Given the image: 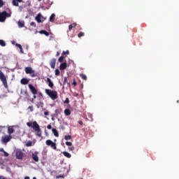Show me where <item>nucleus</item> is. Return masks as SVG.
I'll return each instance as SVG.
<instances>
[{
  "instance_id": "49530a36",
  "label": "nucleus",
  "mask_w": 179,
  "mask_h": 179,
  "mask_svg": "<svg viewBox=\"0 0 179 179\" xmlns=\"http://www.w3.org/2000/svg\"><path fill=\"white\" fill-rule=\"evenodd\" d=\"M3 155H5L6 157L9 156V154L7 153L6 152H3Z\"/></svg>"
},
{
  "instance_id": "a18cd8bd",
  "label": "nucleus",
  "mask_w": 179,
  "mask_h": 179,
  "mask_svg": "<svg viewBox=\"0 0 179 179\" xmlns=\"http://www.w3.org/2000/svg\"><path fill=\"white\" fill-rule=\"evenodd\" d=\"M47 129H52V126H51V124H48Z\"/></svg>"
},
{
  "instance_id": "680f3d73",
  "label": "nucleus",
  "mask_w": 179,
  "mask_h": 179,
  "mask_svg": "<svg viewBox=\"0 0 179 179\" xmlns=\"http://www.w3.org/2000/svg\"><path fill=\"white\" fill-rule=\"evenodd\" d=\"M80 179H83V178H80Z\"/></svg>"
},
{
  "instance_id": "39448f33",
  "label": "nucleus",
  "mask_w": 179,
  "mask_h": 179,
  "mask_svg": "<svg viewBox=\"0 0 179 179\" xmlns=\"http://www.w3.org/2000/svg\"><path fill=\"white\" fill-rule=\"evenodd\" d=\"M25 73L31 75V78H35L36 74L31 67H25Z\"/></svg>"
},
{
  "instance_id": "603ef678",
  "label": "nucleus",
  "mask_w": 179,
  "mask_h": 179,
  "mask_svg": "<svg viewBox=\"0 0 179 179\" xmlns=\"http://www.w3.org/2000/svg\"><path fill=\"white\" fill-rule=\"evenodd\" d=\"M78 124H80V125H83V122L82 121H78Z\"/></svg>"
},
{
  "instance_id": "f3484780",
  "label": "nucleus",
  "mask_w": 179,
  "mask_h": 179,
  "mask_svg": "<svg viewBox=\"0 0 179 179\" xmlns=\"http://www.w3.org/2000/svg\"><path fill=\"white\" fill-rule=\"evenodd\" d=\"M17 24H18L19 28L24 27V21L19 20L18 22H17Z\"/></svg>"
},
{
  "instance_id": "5fc2aeb1",
  "label": "nucleus",
  "mask_w": 179,
  "mask_h": 179,
  "mask_svg": "<svg viewBox=\"0 0 179 179\" xmlns=\"http://www.w3.org/2000/svg\"><path fill=\"white\" fill-rule=\"evenodd\" d=\"M24 179H29V176H25Z\"/></svg>"
},
{
  "instance_id": "f8f14e48",
  "label": "nucleus",
  "mask_w": 179,
  "mask_h": 179,
  "mask_svg": "<svg viewBox=\"0 0 179 179\" xmlns=\"http://www.w3.org/2000/svg\"><path fill=\"white\" fill-rule=\"evenodd\" d=\"M47 83H48V86H49L50 88H53L54 84L50 78H47Z\"/></svg>"
},
{
  "instance_id": "4c0bfd02",
  "label": "nucleus",
  "mask_w": 179,
  "mask_h": 179,
  "mask_svg": "<svg viewBox=\"0 0 179 179\" xmlns=\"http://www.w3.org/2000/svg\"><path fill=\"white\" fill-rule=\"evenodd\" d=\"M3 6H4V2L3 1V0H0V8H2Z\"/></svg>"
},
{
  "instance_id": "c03bdc74",
  "label": "nucleus",
  "mask_w": 179,
  "mask_h": 179,
  "mask_svg": "<svg viewBox=\"0 0 179 179\" xmlns=\"http://www.w3.org/2000/svg\"><path fill=\"white\" fill-rule=\"evenodd\" d=\"M72 85H73L74 87L77 86V82H76L75 80H73V82Z\"/></svg>"
},
{
  "instance_id": "58836bf2",
  "label": "nucleus",
  "mask_w": 179,
  "mask_h": 179,
  "mask_svg": "<svg viewBox=\"0 0 179 179\" xmlns=\"http://www.w3.org/2000/svg\"><path fill=\"white\" fill-rule=\"evenodd\" d=\"M56 178H64V175H59L57 176H56Z\"/></svg>"
},
{
  "instance_id": "6ab92c4d",
  "label": "nucleus",
  "mask_w": 179,
  "mask_h": 179,
  "mask_svg": "<svg viewBox=\"0 0 179 179\" xmlns=\"http://www.w3.org/2000/svg\"><path fill=\"white\" fill-rule=\"evenodd\" d=\"M14 132V129L12 127H8V134H9V135H11L12 134H13Z\"/></svg>"
},
{
  "instance_id": "0eeeda50",
  "label": "nucleus",
  "mask_w": 179,
  "mask_h": 179,
  "mask_svg": "<svg viewBox=\"0 0 179 179\" xmlns=\"http://www.w3.org/2000/svg\"><path fill=\"white\" fill-rule=\"evenodd\" d=\"M29 88L31 90V92L34 95H36L38 93L37 90L35 88V87L33 86L32 84H29Z\"/></svg>"
},
{
  "instance_id": "a878e982",
  "label": "nucleus",
  "mask_w": 179,
  "mask_h": 179,
  "mask_svg": "<svg viewBox=\"0 0 179 179\" xmlns=\"http://www.w3.org/2000/svg\"><path fill=\"white\" fill-rule=\"evenodd\" d=\"M15 46L20 50L21 53H23V50H22V45L16 43Z\"/></svg>"
},
{
  "instance_id": "72a5a7b5",
  "label": "nucleus",
  "mask_w": 179,
  "mask_h": 179,
  "mask_svg": "<svg viewBox=\"0 0 179 179\" xmlns=\"http://www.w3.org/2000/svg\"><path fill=\"white\" fill-rule=\"evenodd\" d=\"M69 150L73 152V150H75V147H73V145L69 146Z\"/></svg>"
},
{
  "instance_id": "393cba45",
  "label": "nucleus",
  "mask_w": 179,
  "mask_h": 179,
  "mask_svg": "<svg viewBox=\"0 0 179 179\" xmlns=\"http://www.w3.org/2000/svg\"><path fill=\"white\" fill-rule=\"evenodd\" d=\"M64 114L66 116L71 115V110L69 109H65Z\"/></svg>"
},
{
  "instance_id": "7ed1b4c3",
  "label": "nucleus",
  "mask_w": 179,
  "mask_h": 179,
  "mask_svg": "<svg viewBox=\"0 0 179 179\" xmlns=\"http://www.w3.org/2000/svg\"><path fill=\"white\" fill-rule=\"evenodd\" d=\"M0 80L1 83H3V87L6 89H8V84L7 83L6 76H5L4 73L0 70Z\"/></svg>"
},
{
  "instance_id": "ddd939ff",
  "label": "nucleus",
  "mask_w": 179,
  "mask_h": 179,
  "mask_svg": "<svg viewBox=\"0 0 179 179\" xmlns=\"http://www.w3.org/2000/svg\"><path fill=\"white\" fill-rule=\"evenodd\" d=\"M31 157H32V159H34V162H38V157L36 152L32 153Z\"/></svg>"
},
{
  "instance_id": "a19ab883",
  "label": "nucleus",
  "mask_w": 179,
  "mask_h": 179,
  "mask_svg": "<svg viewBox=\"0 0 179 179\" xmlns=\"http://www.w3.org/2000/svg\"><path fill=\"white\" fill-rule=\"evenodd\" d=\"M28 109L30 110L31 112H33L34 111V106H29Z\"/></svg>"
},
{
  "instance_id": "6e6d98bb",
  "label": "nucleus",
  "mask_w": 179,
  "mask_h": 179,
  "mask_svg": "<svg viewBox=\"0 0 179 179\" xmlns=\"http://www.w3.org/2000/svg\"><path fill=\"white\" fill-rule=\"evenodd\" d=\"M34 99H36L37 98V96H36V95H34Z\"/></svg>"
},
{
  "instance_id": "4be33fe9",
  "label": "nucleus",
  "mask_w": 179,
  "mask_h": 179,
  "mask_svg": "<svg viewBox=\"0 0 179 179\" xmlns=\"http://www.w3.org/2000/svg\"><path fill=\"white\" fill-rule=\"evenodd\" d=\"M76 27H77L76 23L71 24V25L69 26V30L71 31V29H73V28H76Z\"/></svg>"
},
{
  "instance_id": "412c9836",
  "label": "nucleus",
  "mask_w": 179,
  "mask_h": 179,
  "mask_svg": "<svg viewBox=\"0 0 179 179\" xmlns=\"http://www.w3.org/2000/svg\"><path fill=\"white\" fill-rule=\"evenodd\" d=\"M41 17H42V15H41V14H38V15H36V22H38V23L42 22V20H41Z\"/></svg>"
},
{
  "instance_id": "c756f323",
  "label": "nucleus",
  "mask_w": 179,
  "mask_h": 179,
  "mask_svg": "<svg viewBox=\"0 0 179 179\" xmlns=\"http://www.w3.org/2000/svg\"><path fill=\"white\" fill-rule=\"evenodd\" d=\"M27 147H31L33 146V143L31 141H27V144H25Z\"/></svg>"
},
{
  "instance_id": "423d86ee",
  "label": "nucleus",
  "mask_w": 179,
  "mask_h": 179,
  "mask_svg": "<svg viewBox=\"0 0 179 179\" xmlns=\"http://www.w3.org/2000/svg\"><path fill=\"white\" fill-rule=\"evenodd\" d=\"M46 145L48 146L51 147L52 149H53L54 150H56L57 149V145L55 143H54L51 140H47L46 141Z\"/></svg>"
},
{
  "instance_id": "5701e85b",
  "label": "nucleus",
  "mask_w": 179,
  "mask_h": 179,
  "mask_svg": "<svg viewBox=\"0 0 179 179\" xmlns=\"http://www.w3.org/2000/svg\"><path fill=\"white\" fill-rule=\"evenodd\" d=\"M63 155H64L65 157H67L69 159L71 157V155L68 152H63Z\"/></svg>"
},
{
  "instance_id": "1a4fd4ad",
  "label": "nucleus",
  "mask_w": 179,
  "mask_h": 179,
  "mask_svg": "<svg viewBox=\"0 0 179 179\" xmlns=\"http://www.w3.org/2000/svg\"><path fill=\"white\" fill-rule=\"evenodd\" d=\"M16 159H22L23 152L22 150H16L15 153Z\"/></svg>"
},
{
  "instance_id": "052dcab7",
  "label": "nucleus",
  "mask_w": 179,
  "mask_h": 179,
  "mask_svg": "<svg viewBox=\"0 0 179 179\" xmlns=\"http://www.w3.org/2000/svg\"><path fill=\"white\" fill-rule=\"evenodd\" d=\"M32 179H36V178H33Z\"/></svg>"
},
{
  "instance_id": "473e14b6",
  "label": "nucleus",
  "mask_w": 179,
  "mask_h": 179,
  "mask_svg": "<svg viewBox=\"0 0 179 179\" xmlns=\"http://www.w3.org/2000/svg\"><path fill=\"white\" fill-rule=\"evenodd\" d=\"M85 36V34H84V32H82V31H80V32L78 33V38L83 37V36Z\"/></svg>"
},
{
  "instance_id": "4d7b16f0",
  "label": "nucleus",
  "mask_w": 179,
  "mask_h": 179,
  "mask_svg": "<svg viewBox=\"0 0 179 179\" xmlns=\"http://www.w3.org/2000/svg\"><path fill=\"white\" fill-rule=\"evenodd\" d=\"M39 94H40L41 96H43L42 93L40 92Z\"/></svg>"
},
{
  "instance_id": "8fccbe9b",
  "label": "nucleus",
  "mask_w": 179,
  "mask_h": 179,
  "mask_svg": "<svg viewBox=\"0 0 179 179\" xmlns=\"http://www.w3.org/2000/svg\"><path fill=\"white\" fill-rule=\"evenodd\" d=\"M0 152H5V150H4V149L3 148H0Z\"/></svg>"
},
{
  "instance_id": "bf43d9fd",
  "label": "nucleus",
  "mask_w": 179,
  "mask_h": 179,
  "mask_svg": "<svg viewBox=\"0 0 179 179\" xmlns=\"http://www.w3.org/2000/svg\"><path fill=\"white\" fill-rule=\"evenodd\" d=\"M38 1H42V0H38Z\"/></svg>"
},
{
  "instance_id": "3c124183",
  "label": "nucleus",
  "mask_w": 179,
  "mask_h": 179,
  "mask_svg": "<svg viewBox=\"0 0 179 179\" xmlns=\"http://www.w3.org/2000/svg\"><path fill=\"white\" fill-rule=\"evenodd\" d=\"M59 52H57V53H56V57H59Z\"/></svg>"
},
{
  "instance_id": "dca6fc26",
  "label": "nucleus",
  "mask_w": 179,
  "mask_h": 179,
  "mask_svg": "<svg viewBox=\"0 0 179 179\" xmlns=\"http://www.w3.org/2000/svg\"><path fill=\"white\" fill-rule=\"evenodd\" d=\"M38 33L40 34H43L45 36H46L47 37H48L50 36L49 32H48L47 31H45V30H41L40 31H38Z\"/></svg>"
},
{
  "instance_id": "7c9ffc66",
  "label": "nucleus",
  "mask_w": 179,
  "mask_h": 179,
  "mask_svg": "<svg viewBox=\"0 0 179 179\" xmlns=\"http://www.w3.org/2000/svg\"><path fill=\"white\" fill-rule=\"evenodd\" d=\"M64 57L61 56L60 57H59L58 62H60V63L64 62Z\"/></svg>"
},
{
  "instance_id": "9d476101",
  "label": "nucleus",
  "mask_w": 179,
  "mask_h": 179,
  "mask_svg": "<svg viewBox=\"0 0 179 179\" xmlns=\"http://www.w3.org/2000/svg\"><path fill=\"white\" fill-rule=\"evenodd\" d=\"M29 80L27 79V78H24L21 79V80H20V83L22 85H27V84H29Z\"/></svg>"
},
{
  "instance_id": "864d4df0",
  "label": "nucleus",
  "mask_w": 179,
  "mask_h": 179,
  "mask_svg": "<svg viewBox=\"0 0 179 179\" xmlns=\"http://www.w3.org/2000/svg\"><path fill=\"white\" fill-rule=\"evenodd\" d=\"M0 179H6V178H4V176H0Z\"/></svg>"
},
{
  "instance_id": "e433bc0d",
  "label": "nucleus",
  "mask_w": 179,
  "mask_h": 179,
  "mask_svg": "<svg viewBox=\"0 0 179 179\" xmlns=\"http://www.w3.org/2000/svg\"><path fill=\"white\" fill-rule=\"evenodd\" d=\"M65 145H66L67 146H73V143H71V142L66 141V143H65Z\"/></svg>"
},
{
  "instance_id": "6e6552de",
  "label": "nucleus",
  "mask_w": 179,
  "mask_h": 179,
  "mask_svg": "<svg viewBox=\"0 0 179 179\" xmlns=\"http://www.w3.org/2000/svg\"><path fill=\"white\" fill-rule=\"evenodd\" d=\"M12 138L11 136H5L1 137V141L3 143H8L9 141H10V139Z\"/></svg>"
},
{
  "instance_id": "20e7f679",
  "label": "nucleus",
  "mask_w": 179,
  "mask_h": 179,
  "mask_svg": "<svg viewBox=\"0 0 179 179\" xmlns=\"http://www.w3.org/2000/svg\"><path fill=\"white\" fill-rule=\"evenodd\" d=\"M11 13H8L6 11L0 12V22H4L7 17H10Z\"/></svg>"
},
{
  "instance_id": "b1692460",
  "label": "nucleus",
  "mask_w": 179,
  "mask_h": 179,
  "mask_svg": "<svg viewBox=\"0 0 179 179\" xmlns=\"http://www.w3.org/2000/svg\"><path fill=\"white\" fill-rule=\"evenodd\" d=\"M66 84H67V85H69V83L68 82V78L64 77L63 80V85H65Z\"/></svg>"
},
{
  "instance_id": "f704fd0d",
  "label": "nucleus",
  "mask_w": 179,
  "mask_h": 179,
  "mask_svg": "<svg viewBox=\"0 0 179 179\" xmlns=\"http://www.w3.org/2000/svg\"><path fill=\"white\" fill-rule=\"evenodd\" d=\"M65 55H69V50L63 51L62 52V55L64 56Z\"/></svg>"
},
{
  "instance_id": "c9c22d12",
  "label": "nucleus",
  "mask_w": 179,
  "mask_h": 179,
  "mask_svg": "<svg viewBox=\"0 0 179 179\" xmlns=\"http://www.w3.org/2000/svg\"><path fill=\"white\" fill-rule=\"evenodd\" d=\"M59 74H60L59 70H58V69L55 70V76H59Z\"/></svg>"
},
{
  "instance_id": "2f4dec72",
  "label": "nucleus",
  "mask_w": 179,
  "mask_h": 179,
  "mask_svg": "<svg viewBox=\"0 0 179 179\" xmlns=\"http://www.w3.org/2000/svg\"><path fill=\"white\" fill-rule=\"evenodd\" d=\"M65 141H69L71 139V135H67L64 136Z\"/></svg>"
},
{
  "instance_id": "f257e3e1",
  "label": "nucleus",
  "mask_w": 179,
  "mask_h": 179,
  "mask_svg": "<svg viewBox=\"0 0 179 179\" xmlns=\"http://www.w3.org/2000/svg\"><path fill=\"white\" fill-rule=\"evenodd\" d=\"M27 126L31 127L36 132V136L41 137L42 136V131L40 129V126L38 124L37 122L34 121L33 122H29L27 123Z\"/></svg>"
},
{
  "instance_id": "09e8293b",
  "label": "nucleus",
  "mask_w": 179,
  "mask_h": 179,
  "mask_svg": "<svg viewBox=\"0 0 179 179\" xmlns=\"http://www.w3.org/2000/svg\"><path fill=\"white\" fill-rule=\"evenodd\" d=\"M43 115L47 116V115H49V113L48 112H45V113H43Z\"/></svg>"
},
{
  "instance_id": "c85d7f7f",
  "label": "nucleus",
  "mask_w": 179,
  "mask_h": 179,
  "mask_svg": "<svg viewBox=\"0 0 179 179\" xmlns=\"http://www.w3.org/2000/svg\"><path fill=\"white\" fill-rule=\"evenodd\" d=\"M80 78H82L83 80H87V76H86L85 74L82 73V74L80 75Z\"/></svg>"
},
{
  "instance_id": "bb28decb",
  "label": "nucleus",
  "mask_w": 179,
  "mask_h": 179,
  "mask_svg": "<svg viewBox=\"0 0 179 179\" xmlns=\"http://www.w3.org/2000/svg\"><path fill=\"white\" fill-rule=\"evenodd\" d=\"M0 45L1 47H5V46H6V43L4 42L3 40H0Z\"/></svg>"
},
{
  "instance_id": "f03ea898",
  "label": "nucleus",
  "mask_w": 179,
  "mask_h": 179,
  "mask_svg": "<svg viewBox=\"0 0 179 179\" xmlns=\"http://www.w3.org/2000/svg\"><path fill=\"white\" fill-rule=\"evenodd\" d=\"M45 93H46V94L49 96V97L51 98L52 100H56L58 99V94L57 92L55 90L46 89L45 90Z\"/></svg>"
},
{
  "instance_id": "ea45409f",
  "label": "nucleus",
  "mask_w": 179,
  "mask_h": 179,
  "mask_svg": "<svg viewBox=\"0 0 179 179\" xmlns=\"http://www.w3.org/2000/svg\"><path fill=\"white\" fill-rule=\"evenodd\" d=\"M31 27H33L34 28H36V23L34 22H31Z\"/></svg>"
},
{
  "instance_id": "cd10ccee",
  "label": "nucleus",
  "mask_w": 179,
  "mask_h": 179,
  "mask_svg": "<svg viewBox=\"0 0 179 179\" xmlns=\"http://www.w3.org/2000/svg\"><path fill=\"white\" fill-rule=\"evenodd\" d=\"M44 106V103H43V102H38V106H37V107H38V108H43Z\"/></svg>"
},
{
  "instance_id": "13d9d810",
  "label": "nucleus",
  "mask_w": 179,
  "mask_h": 179,
  "mask_svg": "<svg viewBox=\"0 0 179 179\" xmlns=\"http://www.w3.org/2000/svg\"><path fill=\"white\" fill-rule=\"evenodd\" d=\"M19 8L22 9V7H19Z\"/></svg>"
},
{
  "instance_id": "9b49d317",
  "label": "nucleus",
  "mask_w": 179,
  "mask_h": 179,
  "mask_svg": "<svg viewBox=\"0 0 179 179\" xmlns=\"http://www.w3.org/2000/svg\"><path fill=\"white\" fill-rule=\"evenodd\" d=\"M56 65V59L55 58L51 59V62H50V66H51L52 69H55Z\"/></svg>"
},
{
  "instance_id": "79ce46f5",
  "label": "nucleus",
  "mask_w": 179,
  "mask_h": 179,
  "mask_svg": "<svg viewBox=\"0 0 179 179\" xmlns=\"http://www.w3.org/2000/svg\"><path fill=\"white\" fill-rule=\"evenodd\" d=\"M64 103H66V104L69 103V98H66V99H65Z\"/></svg>"
},
{
  "instance_id": "aec40b11",
  "label": "nucleus",
  "mask_w": 179,
  "mask_h": 179,
  "mask_svg": "<svg viewBox=\"0 0 179 179\" xmlns=\"http://www.w3.org/2000/svg\"><path fill=\"white\" fill-rule=\"evenodd\" d=\"M52 132L54 134V136L56 137H59V134H58V131L56 129H52Z\"/></svg>"
},
{
  "instance_id": "4468645a",
  "label": "nucleus",
  "mask_w": 179,
  "mask_h": 179,
  "mask_svg": "<svg viewBox=\"0 0 179 179\" xmlns=\"http://www.w3.org/2000/svg\"><path fill=\"white\" fill-rule=\"evenodd\" d=\"M67 67V64L66 62L64 63H62L60 64V66H59V69H60L61 71L65 70V69H66Z\"/></svg>"
},
{
  "instance_id": "a211bd4d",
  "label": "nucleus",
  "mask_w": 179,
  "mask_h": 179,
  "mask_svg": "<svg viewBox=\"0 0 179 179\" xmlns=\"http://www.w3.org/2000/svg\"><path fill=\"white\" fill-rule=\"evenodd\" d=\"M56 15L55 14L52 13L51 16H50L49 21L51 22H54V20H55Z\"/></svg>"
},
{
  "instance_id": "37998d69",
  "label": "nucleus",
  "mask_w": 179,
  "mask_h": 179,
  "mask_svg": "<svg viewBox=\"0 0 179 179\" xmlns=\"http://www.w3.org/2000/svg\"><path fill=\"white\" fill-rule=\"evenodd\" d=\"M55 114L58 115V114H60L59 109H56L55 110Z\"/></svg>"
},
{
  "instance_id": "2eb2a0df",
  "label": "nucleus",
  "mask_w": 179,
  "mask_h": 179,
  "mask_svg": "<svg viewBox=\"0 0 179 179\" xmlns=\"http://www.w3.org/2000/svg\"><path fill=\"white\" fill-rule=\"evenodd\" d=\"M22 0H13L12 1V4L15 6L18 7V3H22Z\"/></svg>"
},
{
  "instance_id": "de8ad7c7",
  "label": "nucleus",
  "mask_w": 179,
  "mask_h": 179,
  "mask_svg": "<svg viewBox=\"0 0 179 179\" xmlns=\"http://www.w3.org/2000/svg\"><path fill=\"white\" fill-rule=\"evenodd\" d=\"M24 95H25V96H29V94L27 93V91H25V92H24Z\"/></svg>"
}]
</instances>
